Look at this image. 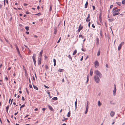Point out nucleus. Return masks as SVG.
<instances>
[{
	"label": "nucleus",
	"instance_id": "a878e982",
	"mask_svg": "<svg viewBox=\"0 0 125 125\" xmlns=\"http://www.w3.org/2000/svg\"><path fill=\"white\" fill-rule=\"evenodd\" d=\"M100 50H99L97 52V56H99L100 54Z\"/></svg>",
	"mask_w": 125,
	"mask_h": 125
},
{
	"label": "nucleus",
	"instance_id": "0eeeda50",
	"mask_svg": "<svg viewBox=\"0 0 125 125\" xmlns=\"http://www.w3.org/2000/svg\"><path fill=\"white\" fill-rule=\"evenodd\" d=\"M83 27L81 26V24H80L79 27L78 29V31L79 32L80 31L83 29Z\"/></svg>",
	"mask_w": 125,
	"mask_h": 125
},
{
	"label": "nucleus",
	"instance_id": "2eb2a0df",
	"mask_svg": "<svg viewBox=\"0 0 125 125\" xmlns=\"http://www.w3.org/2000/svg\"><path fill=\"white\" fill-rule=\"evenodd\" d=\"M15 46L16 47V49L17 52L18 51H19V48L18 47L17 45L16 44H15Z\"/></svg>",
	"mask_w": 125,
	"mask_h": 125
},
{
	"label": "nucleus",
	"instance_id": "6e6552de",
	"mask_svg": "<svg viewBox=\"0 0 125 125\" xmlns=\"http://www.w3.org/2000/svg\"><path fill=\"white\" fill-rule=\"evenodd\" d=\"M115 113L113 111H111L110 113V115L111 116L113 117Z\"/></svg>",
	"mask_w": 125,
	"mask_h": 125
},
{
	"label": "nucleus",
	"instance_id": "0e129e2a",
	"mask_svg": "<svg viewBox=\"0 0 125 125\" xmlns=\"http://www.w3.org/2000/svg\"><path fill=\"white\" fill-rule=\"evenodd\" d=\"M26 13L27 14H30L29 12L27 11L26 12Z\"/></svg>",
	"mask_w": 125,
	"mask_h": 125
},
{
	"label": "nucleus",
	"instance_id": "72a5a7b5",
	"mask_svg": "<svg viewBox=\"0 0 125 125\" xmlns=\"http://www.w3.org/2000/svg\"><path fill=\"white\" fill-rule=\"evenodd\" d=\"M57 99H58V98H57V97H54L52 98V99L53 100H57Z\"/></svg>",
	"mask_w": 125,
	"mask_h": 125
},
{
	"label": "nucleus",
	"instance_id": "a18cd8bd",
	"mask_svg": "<svg viewBox=\"0 0 125 125\" xmlns=\"http://www.w3.org/2000/svg\"><path fill=\"white\" fill-rule=\"evenodd\" d=\"M53 61L54 63H56V61L55 59H53Z\"/></svg>",
	"mask_w": 125,
	"mask_h": 125
},
{
	"label": "nucleus",
	"instance_id": "6ab92c4d",
	"mask_svg": "<svg viewBox=\"0 0 125 125\" xmlns=\"http://www.w3.org/2000/svg\"><path fill=\"white\" fill-rule=\"evenodd\" d=\"M116 89L115 88H114V89L113 91L114 95L115 94H116Z\"/></svg>",
	"mask_w": 125,
	"mask_h": 125
},
{
	"label": "nucleus",
	"instance_id": "79ce46f5",
	"mask_svg": "<svg viewBox=\"0 0 125 125\" xmlns=\"http://www.w3.org/2000/svg\"><path fill=\"white\" fill-rule=\"evenodd\" d=\"M92 27L93 28H95V26L94 24H92Z\"/></svg>",
	"mask_w": 125,
	"mask_h": 125
},
{
	"label": "nucleus",
	"instance_id": "4468645a",
	"mask_svg": "<svg viewBox=\"0 0 125 125\" xmlns=\"http://www.w3.org/2000/svg\"><path fill=\"white\" fill-rule=\"evenodd\" d=\"M48 108H49L50 110L51 111H53V109L51 106H50L49 105H48Z\"/></svg>",
	"mask_w": 125,
	"mask_h": 125
},
{
	"label": "nucleus",
	"instance_id": "864d4df0",
	"mask_svg": "<svg viewBox=\"0 0 125 125\" xmlns=\"http://www.w3.org/2000/svg\"><path fill=\"white\" fill-rule=\"evenodd\" d=\"M92 6V7H93V10H94V9H95V7L94 6Z\"/></svg>",
	"mask_w": 125,
	"mask_h": 125
},
{
	"label": "nucleus",
	"instance_id": "5fc2aeb1",
	"mask_svg": "<svg viewBox=\"0 0 125 125\" xmlns=\"http://www.w3.org/2000/svg\"><path fill=\"white\" fill-rule=\"evenodd\" d=\"M5 79L7 80H8V78L7 76H6L5 77Z\"/></svg>",
	"mask_w": 125,
	"mask_h": 125
},
{
	"label": "nucleus",
	"instance_id": "680f3d73",
	"mask_svg": "<svg viewBox=\"0 0 125 125\" xmlns=\"http://www.w3.org/2000/svg\"><path fill=\"white\" fill-rule=\"evenodd\" d=\"M34 37H36V38H37V37H38V36L37 35H34Z\"/></svg>",
	"mask_w": 125,
	"mask_h": 125
},
{
	"label": "nucleus",
	"instance_id": "423d86ee",
	"mask_svg": "<svg viewBox=\"0 0 125 125\" xmlns=\"http://www.w3.org/2000/svg\"><path fill=\"white\" fill-rule=\"evenodd\" d=\"M90 16L89 14L88 15V16L86 19V21L87 22L90 21Z\"/></svg>",
	"mask_w": 125,
	"mask_h": 125
},
{
	"label": "nucleus",
	"instance_id": "393cba45",
	"mask_svg": "<svg viewBox=\"0 0 125 125\" xmlns=\"http://www.w3.org/2000/svg\"><path fill=\"white\" fill-rule=\"evenodd\" d=\"M77 53V50H75L73 52V55H74L75 54H76Z\"/></svg>",
	"mask_w": 125,
	"mask_h": 125
},
{
	"label": "nucleus",
	"instance_id": "6e6d98bb",
	"mask_svg": "<svg viewBox=\"0 0 125 125\" xmlns=\"http://www.w3.org/2000/svg\"><path fill=\"white\" fill-rule=\"evenodd\" d=\"M3 2V3H4V6H5V0H4V1H3L2 2Z\"/></svg>",
	"mask_w": 125,
	"mask_h": 125
},
{
	"label": "nucleus",
	"instance_id": "338daca9",
	"mask_svg": "<svg viewBox=\"0 0 125 125\" xmlns=\"http://www.w3.org/2000/svg\"><path fill=\"white\" fill-rule=\"evenodd\" d=\"M37 9H38V10L39 9V8H40V7H39V6H37Z\"/></svg>",
	"mask_w": 125,
	"mask_h": 125
},
{
	"label": "nucleus",
	"instance_id": "b1692460",
	"mask_svg": "<svg viewBox=\"0 0 125 125\" xmlns=\"http://www.w3.org/2000/svg\"><path fill=\"white\" fill-rule=\"evenodd\" d=\"M101 103L100 102V101H98V105L99 106H101Z\"/></svg>",
	"mask_w": 125,
	"mask_h": 125
},
{
	"label": "nucleus",
	"instance_id": "4be33fe9",
	"mask_svg": "<svg viewBox=\"0 0 125 125\" xmlns=\"http://www.w3.org/2000/svg\"><path fill=\"white\" fill-rule=\"evenodd\" d=\"M71 115V113L70 111H69V112H68V114L67 115V116L68 117H69Z\"/></svg>",
	"mask_w": 125,
	"mask_h": 125
},
{
	"label": "nucleus",
	"instance_id": "58836bf2",
	"mask_svg": "<svg viewBox=\"0 0 125 125\" xmlns=\"http://www.w3.org/2000/svg\"><path fill=\"white\" fill-rule=\"evenodd\" d=\"M79 38H80V37H81L82 38H83L84 37L83 36H82V35H79Z\"/></svg>",
	"mask_w": 125,
	"mask_h": 125
},
{
	"label": "nucleus",
	"instance_id": "c9c22d12",
	"mask_svg": "<svg viewBox=\"0 0 125 125\" xmlns=\"http://www.w3.org/2000/svg\"><path fill=\"white\" fill-rule=\"evenodd\" d=\"M88 102L87 101V105L86 106V108H88Z\"/></svg>",
	"mask_w": 125,
	"mask_h": 125
},
{
	"label": "nucleus",
	"instance_id": "603ef678",
	"mask_svg": "<svg viewBox=\"0 0 125 125\" xmlns=\"http://www.w3.org/2000/svg\"><path fill=\"white\" fill-rule=\"evenodd\" d=\"M26 92L28 94H29V92H28V90H27V88H26Z\"/></svg>",
	"mask_w": 125,
	"mask_h": 125
},
{
	"label": "nucleus",
	"instance_id": "4d7b16f0",
	"mask_svg": "<svg viewBox=\"0 0 125 125\" xmlns=\"http://www.w3.org/2000/svg\"><path fill=\"white\" fill-rule=\"evenodd\" d=\"M17 52H18V54L19 55H20L21 54H20V52L19 51H18Z\"/></svg>",
	"mask_w": 125,
	"mask_h": 125
},
{
	"label": "nucleus",
	"instance_id": "bb28decb",
	"mask_svg": "<svg viewBox=\"0 0 125 125\" xmlns=\"http://www.w3.org/2000/svg\"><path fill=\"white\" fill-rule=\"evenodd\" d=\"M75 106L76 108L77 107V99L75 102Z\"/></svg>",
	"mask_w": 125,
	"mask_h": 125
},
{
	"label": "nucleus",
	"instance_id": "774afa93",
	"mask_svg": "<svg viewBox=\"0 0 125 125\" xmlns=\"http://www.w3.org/2000/svg\"><path fill=\"white\" fill-rule=\"evenodd\" d=\"M11 67H9L8 68V70H10L11 69Z\"/></svg>",
	"mask_w": 125,
	"mask_h": 125
},
{
	"label": "nucleus",
	"instance_id": "dca6fc26",
	"mask_svg": "<svg viewBox=\"0 0 125 125\" xmlns=\"http://www.w3.org/2000/svg\"><path fill=\"white\" fill-rule=\"evenodd\" d=\"M88 3L87 1L86 3L85 4V6L84 7L85 8H87V5H88Z\"/></svg>",
	"mask_w": 125,
	"mask_h": 125
},
{
	"label": "nucleus",
	"instance_id": "c85d7f7f",
	"mask_svg": "<svg viewBox=\"0 0 125 125\" xmlns=\"http://www.w3.org/2000/svg\"><path fill=\"white\" fill-rule=\"evenodd\" d=\"M122 3L123 4L125 5V0H123L122 1Z\"/></svg>",
	"mask_w": 125,
	"mask_h": 125
},
{
	"label": "nucleus",
	"instance_id": "20e7f679",
	"mask_svg": "<svg viewBox=\"0 0 125 125\" xmlns=\"http://www.w3.org/2000/svg\"><path fill=\"white\" fill-rule=\"evenodd\" d=\"M124 42H122L118 46V51H119L120 50L122 46L123 45H124Z\"/></svg>",
	"mask_w": 125,
	"mask_h": 125
},
{
	"label": "nucleus",
	"instance_id": "5701e85b",
	"mask_svg": "<svg viewBox=\"0 0 125 125\" xmlns=\"http://www.w3.org/2000/svg\"><path fill=\"white\" fill-rule=\"evenodd\" d=\"M43 50H41V52H40V56H42V52H43Z\"/></svg>",
	"mask_w": 125,
	"mask_h": 125
},
{
	"label": "nucleus",
	"instance_id": "e433bc0d",
	"mask_svg": "<svg viewBox=\"0 0 125 125\" xmlns=\"http://www.w3.org/2000/svg\"><path fill=\"white\" fill-rule=\"evenodd\" d=\"M9 106H7L6 107V111H7V113L8 112V109H9Z\"/></svg>",
	"mask_w": 125,
	"mask_h": 125
},
{
	"label": "nucleus",
	"instance_id": "a19ab883",
	"mask_svg": "<svg viewBox=\"0 0 125 125\" xmlns=\"http://www.w3.org/2000/svg\"><path fill=\"white\" fill-rule=\"evenodd\" d=\"M64 119L62 120V121H64L65 120H66L67 119H68V118H65L64 117Z\"/></svg>",
	"mask_w": 125,
	"mask_h": 125
},
{
	"label": "nucleus",
	"instance_id": "052dcab7",
	"mask_svg": "<svg viewBox=\"0 0 125 125\" xmlns=\"http://www.w3.org/2000/svg\"><path fill=\"white\" fill-rule=\"evenodd\" d=\"M83 56H82V57L81 58L80 60L81 61H82L83 60Z\"/></svg>",
	"mask_w": 125,
	"mask_h": 125
},
{
	"label": "nucleus",
	"instance_id": "cd10ccee",
	"mask_svg": "<svg viewBox=\"0 0 125 125\" xmlns=\"http://www.w3.org/2000/svg\"><path fill=\"white\" fill-rule=\"evenodd\" d=\"M88 108H86V111H85V114H86L87 113V112H88Z\"/></svg>",
	"mask_w": 125,
	"mask_h": 125
},
{
	"label": "nucleus",
	"instance_id": "37998d69",
	"mask_svg": "<svg viewBox=\"0 0 125 125\" xmlns=\"http://www.w3.org/2000/svg\"><path fill=\"white\" fill-rule=\"evenodd\" d=\"M90 24H91L90 22H89V23H88V26L89 27H90Z\"/></svg>",
	"mask_w": 125,
	"mask_h": 125
},
{
	"label": "nucleus",
	"instance_id": "c756f323",
	"mask_svg": "<svg viewBox=\"0 0 125 125\" xmlns=\"http://www.w3.org/2000/svg\"><path fill=\"white\" fill-rule=\"evenodd\" d=\"M89 75H87V81H86V83H87L88 82V81H89Z\"/></svg>",
	"mask_w": 125,
	"mask_h": 125
},
{
	"label": "nucleus",
	"instance_id": "f8f14e48",
	"mask_svg": "<svg viewBox=\"0 0 125 125\" xmlns=\"http://www.w3.org/2000/svg\"><path fill=\"white\" fill-rule=\"evenodd\" d=\"M93 70L92 69H90V75L91 76H92L93 75Z\"/></svg>",
	"mask_w": 125,
	"mask_h": 125
},
{
	"label": "nucleus",
	"instance_id": "4c0bfd02",
	"mask_svg": "<svg viewBox=\"0 0 125 125\" xmlns=\"http://www.w3.org/2000/svg\"><path fill=\"white\" fill-rule=\"evenodd\" d=\"M45 69H48V67L47 65H45Z\"/></svg>",
	"mask_w": 125,
	"mask_h": 125
},
{
	"label": "nucleus",
	"instance_id": "a211bd4d",
	"mask_svg": "<svg viewBox=\"0 0 125 125\" xmlns=\"http://www.w3.org/2000/svg\"><path fill=\"white\" fill-rule=\"evenodd\" d=\"M33 86L34 88L35 89H36V90H38V88L36 86H35L34 85H33Z\"/></svg>",
	"mask_w": 125,
	"mask_h": 125
},
{
	"label": "nucleus",
	"instance_id": "7ed1b4c3",
	"mask_svg": "<svg viewBox=\"0 0 125 125\" xmlns=\"http://www.w3.org/2000/svg\"><path fill=\"white\" fill-rule=\"evenodd\" d=\"M36 57V55L35 53H34L33 54V56H32V58L33 59V62L34 65H35L36 63V61L35 60V58Z\"/></svg>",
	"mask_w": 125,
	"mask_h": 125
},
{
	"label": "nucleus",
	"instance_id": "c03bdc74",
	"mask_svg": "<svg viewBox=\"0 0 125 125\" xmlns=\"http://www.w3.org/2000/svg\"><path fill=\"white\" fill-rule=\"evenodd\" d=\"M61 40V37H60L57 42V43H59Z\"/></svg>",
	"mask_w": 125,
	"mask_h": 125
},
{
	"label": "nucleus",
	"instance_id": "7c9ffc66",
	"mask_svg": "<svg viewBox=\"0 0 125 125\" xmlns=\"http://www.w3.org/2000/svg\"><path fill=\"white\" fill-rule=\"evenodd\" d=\"M25 106V105L24 104H23L20 107V110H21V109L22 108L24 107Z\"/></svg>",
	"mask_w": 125,
	"mask_h": 125
},
{
	"label": "nucleus",
	"instance_id": "3c124183",
	"mask_svg": "<svg viewBox=\"0 0 125 125\" xmlns=\"http://www.w3.org/2000/svg\"><path fill=\"white\" fill-rule=\"evenodd\" d=\"M44 86L46 88H49L47 86H46V85H44Z\"/></svg>",
	"mask_w": 125,
	"mask_h": 125
},
{
	"label": "nucleus",
	"instance_id": "aec40b11",
	"mask_svg": "<svg viewBox=\"0 0 125 125\" xmlns=\"http://www.w3.org/2000/svg\"><path fill=\"white\" fill-rule=\"evenodd\" d=\"M2 2L0 1V8H1L2 6L3 3Z\"/></svg>",
	"mask_w": 125,
	"mask_h": 125
},
{
	"label": "nucleus",
	"instance_id": "e2e57ef3",
	"mask_svg": "<svg viewBox=\"0 0 125 125\" xmlns=\"http://www.w3.org/2000/svg\"><path fill=\"white\" fill-rule=\"evenodd\" d=\"M113 5H110V8H112L113 7Z\"/></svg>",
	"mask_w": 125,
	"mask_h": 125
},
{
	"label": "nucleus",
	"instance_id": "ea45409f",
	"mask_svg": "<svg viewBox=\"0 0 125 125\" xmlns=\"http://www.w3.org/2000/svg\"><path fill=\"white\" fill-rule=\"evenodd\" d=\"M21 100H23L24 101H25V99L22 96V97Z\"/></svg>",
	"mask_w": 125,
	"mask_h": 125
},
{
	"label": "nucleus",
	"instance_id": "f03ea898",
	"mask_svg": "<svg viewBox=\"0 0 125 125\" xmlns=\"http://www.w3.org/2000/svg\"><path fill=\"white\" fill-rule=\"evenodd\" d=\"M94 79L95 81L97 83H98L100 81V79L96 75H95L94 77Z\"/></svg>",
	"mask_w": 125,
	"mask_h": 125
},
{
	"label": "nucleus",
	"instance_id": "39448f33",
	"mask_svg": "<svg viewBox=\"0 0 125 125\" xmlns=\"http://www.w3.org/2000/svg\"><path fill=\"white\" fill-rule=\"evenodd\" d=\"M95 67V68H97L99 65V64L98 62L96 61H95L94 62Z\"/></svg>",
	"mask_w": 125,
	"mask_h": 125
},
{
	"label": "nucleus",
	"instance_id": "8fccbe9b",
	"mask_svg": "<svg viewBox=\"0 0 125 125\" xmlns=\"http://www.w3.org/2000/svg\"><path fill=\"white\" fill-rule=\"evenodd\" d=\"M29 87L30 88H32V86L31 84H30L29 85Z\"/></svg>",
	"mask_w": 125,
	"mask_h": 125
},
{
	"label": "nucleus",
	"instance_id": "ddd939ff",
	"mask_svg": "<svg viewBox=\"0 0 125 125\" xmlns=\"http://www.w3.org/2000/svg\"><path fill=\"white\" fill-rule=\"evenodd\" d=\"M99 19L100 22H101L102 21L101 15L100 14L99 16Z\"/></svg>",
	"mask_w": 125,
	"mask_h": 125
},
{
	"label": "nucleus",
	"instance_id": "09e8293b",
	"mask_svg": "<svg viewBox=\"0 0 125 125\" xmlns=\"http://www.w3.org/2000/svg\"><path fill=\"white\" fill-rule=\"evenodd\" d=\"M47 93L48 94L49 96H50V92H48Z\"/></svg>",
	"mask_w": 125,
	"mask_h": 125
},
{
	"label": "nucleus",
	"instance_id": "473e14b6",
	"mask_svg": "<svg viewBox=\"0 0 125 125\" xmlns=\"http://www.w3.org/2000/svg\"><path fill=\"white\" fill-rule=\"evenodd\" d=\"M68 57L69 58V59H71V61L72 60V58L70 55H68Z\"/></svg>",
	"mask_w": 125,
	"mask_h": 125
},
{
	"label": "nucleus",
	"instance_id": "49530a36",
	"mask_svg": "<svg viewBox=\"0 0 125 125\" xmlns=\"http://www.w3.org/2000/svg\"><path fill=\"white\" fill-rule=\"evenodd\" d=\"M24 46H25V47H26L27 48L28 50H29V51H30V52H31V51H30V50L28 48V46H26L25 45H24Z\"/></svg>",
	"mask_w": 125,
	"mask_h": 125
},
{
	"label": "nucleus",
	"instance_id": "f704fd0d",
	"mask_svg": "<svg viewBox=\"0 0 125 125\" xmlns=\"http://www.w3.org/2000/svg\"><path fill=\"white\" fill-rule=\"evenodd\" d=\"M25 29L27 31L29 30V27L28 26L26 27L25 28Z\"/></svg>",
	"mask_w": 125,
	"mask_h": 125
},
{
	"label": "nucleus",
	"instance_id": "13d9d810",
	"mask_svg": "<svg viewBox=\"0 0 125 125\" xmlns=\"http://www.w3.org/2000/svg\"><path fill=\"white\" fill-rule=\"evenodd\" d=\"M42 110L43 111H44L45 110V108H42Z\"/></svg>",
	"mask_w": 125,
	"mask_h": 125
},
{
	"label": "nucleus",
	"instance_id": "9d476101",
	"mask_svg": "<svg viewBox=\"0 0 125 125\" xmlns=\"http://www.w3.org/2000/svg\"><path fill=\"white\" fill-rule=\"evenodd\" d=\"M96 44H98L99 43V40L97 37L96 38Z\"/></svg>",
	"mask_w": 125,
	"mask_h": 125
},
{
	"label": "nucleus",
	"instance_id": "1a4fd4ad",
	"mask_svg": "<svg viewBox=\"0 0 125 125\" xmlns=\"http://www.w3.org/2000/svg\"><path fill=\"white\" fill-rule=\"evenodd\" d=\"M113 15L114 16H115L116 15H118L120 14V13L119 12L116 13V12H113Z\"/></svg>",
	"mask_w": 125,
	"mask_h": 125
},
{
	"label": "nucleus",
	"instance_id": "2f4dec72",
	"mask_svg": "<svg viewBox=\"0 0 125 125\" xmlns=\"http://www.w3.org/2000/svg\"><path fill=\"white\" fill-rule=\"evenodd\" d=\"M63 70L62 69H59V70H58V71L59 72H62V70Z\"/></svg>",
	"mask_w": 125,
	"mask_h": 125
},
{
	"label": "nucleus",
	"instance_id": "bf43d9fd",
	"mask_svg": "<svg viewBox=\"0 0 125 125\" xmlns=\"http://www.w3.org/2000/svg\"><path fill=\"white\" fill-rule=\"evenodd\" d=\"M38 109L37 108H35V109H34V110L35 111H38Z\"/></svg>",
	"mask_w": 125,
	"mask_h": 125
},
{
	"label": "nucleus",
	"instance_id": "69168bd1",
	"mask_svg": "<svg viewBox=\"0 0 125 125\" xmlns=\"http://www.w3.org/2000/svg\"><path fill=\"white\" fill-rule=\"evenodd\" d=\"M26 33L27 34H29V32H28V31H27L26 32Z\"/></svg>",
	"mask_w": 125,
	"mask_h": 125
},
{
	"label": "nucleus",
	"instance_id": "9b49d317",
	"mask_svg": "<svg viewBox=\"0 0 125 125\" xmlns=\"http://www.w3.org/2000/svg\"><path fill=\"white\" fill-rule=\"evenodd\" d=\"M120 10V9H118L115 10H114L113 12H116L119 11Z\"/></svg>",
	"mask_w": 125,
	"mask_h": 125
},
{
	"label": "nucleus",
	"instance_id": "de8ad7c7",
	"mask_svg": "<svg viewBox=\"0 0 125 125\" xmlns=\"http://www.w3.org/2000/svg\"><path fill=\"white\" fill-rule=\"evenodd\" d=\"M41 63V61H40L39 60L38 63L39 64H40Z\"/></svg>",
	"mask_w": 125,
	"mask_h": 125
},
{
	"label": "nucleus",
	"instance_id": "f3484780",
	"mask_svg": "<svg viewBox=\"0 0 125 125\" xmlns=\"http://www.w3.org/2000/svg\"><path fill=\"white\" fill-rule=\"evenodd\" d=\"M108 20V21L109 22H111L112 21H114V18H112V19H109Z\"/></svg>",
	"mask_w": 125,
	"mask_h": 125
},
{
	"label": "nucleus",
	"instance_id": "412c9836",
	"mask_svg": "<svg viewBox=\"0 0 125 125\" xmlns=\"http://www.w3.org/2000/svg\"><path fill=\"white\" fill-rule=\"evenodd\" d=\"M116 3L119 6H120L121 5V2H116Z\"/></svg>",
	"mask_w": 125,
	"mask_h": 125
},
{
	"label": "nucleus",
	"instance_id": "f257e3e1",
	"mask_svg": "<svg viewBox=\"0 0 125 125\" xmlns=\"http://www.w3.org/2000/svg\"><path fill=\"white\" fill-rule=\"evenodd\" d=\"M95 73L96 75L99 76L100 78L102 77V74L98 70L95 71Z\"/></svg>",
	"mask_w": 125,
	"mask_h": 125
}]
</instances>
